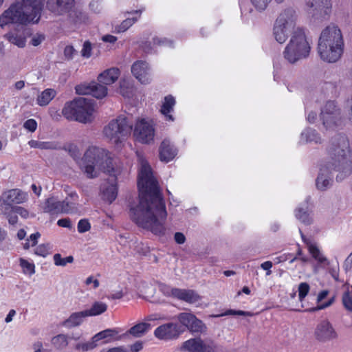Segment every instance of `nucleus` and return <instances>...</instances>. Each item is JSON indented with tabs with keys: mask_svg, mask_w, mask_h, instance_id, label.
<instances>
[{
	"mask_svg": "<svg viewBox=\"0 0 352 352\" xmlns=\"http://www.w3.org/2000/svg\"><path fill=\"white\" fill-rule=\"evenodd\" d=\"M253 6L258 11L265 10L272 0H250ZM278 3H282L284 0H274Z\"/></svg>",
	"mask_w": 352,
	"mask_h": 352,
	"instance_id": "nucleus-42",
	"label": "nucleus"
},
{
	"mask_svg": "<svg viewBox=\"0 0 352 352\" xmlns=\"http://www.w3.org/2000/svg\"><path fill=\"white\" fill-rule=\"evenodd\" d=\"M57 225L60 227L72 228V223L69 218L60 219L57 221Z\"/></svg>",
	"mask_w": 352,
	"mask_h": 352,
	"instance_id": "nucleus-59",
	"label": "nucleus"
},
{
	"mask_svg": "<svg viewBox=\"0 0 352 352\" xmlns=\"http://www.w3.org/2000/svg\"><path fill=\"white\" fill-rule=\"evenodd\" d=\"M80 167L89 178L97 177L100 171L111 173L114 170L113 158L109 151L94 146L86 150Z\"/></svg>",
	"mask_w": 352,
	"mask_h": 352,
	"instance_id": "nucleus-5",
	"label": "nucleus"
},
{
	"mask_svg": "<svg viewBox=\"0 0 352 352\" xmlns=\"http://www.w3.org/2000/svg\"><path fill=\"white\" fill-rule=\"evenodd\" d=\"M311 47L303 28L298 27L283 51L284 58L290 63H295L307 58Z\"/></svg>",
	"mask_w": 352,
	"mask_h": 352,
	"instance_id": "nucleus-6",
	"label": "nucleus"
},
{
	"mask_svg": "<svg viewBox=\"0 0 352 352\" xmlns=\"http://www.w3.org/2000/svg\"><path fill=\"white\" fill-rule=\"evenodd\" d=\"M131 129L127 119L124 116H120L111 120L104 126L103 133L109 142L118 144L130 135Z\"/></svg>",
	"mask_w": 352,
	"mask_h": 352,
	"instance_id": "nucleus-10",
	"label": "nucleus"
},
{
	"mask_svg": "<svg viewBox=\"0 0 352 352\" xmlns=\"http://www.w3.org/2000/svg\"><path fill=\"white\" fill-rule=\"evenodd\" d=\"M310 289L309 285L307 283H301L298 285V298L300 301H302L307 295Z\"/></svg>",
	"mask_w": 352,
	"mask_h": 352,
	"instance_id": "nucleus-47",
	"label": "nucleus"
},
{
	"mask_svg": "<svg viewBox=\"0 0 352 352\" xmlns=\"http://www.w3.org/2000/svg\"><path fill=\"white\" fill-rule=\"evenodd\" d=\"M230 315H232V316H235V315L236 316H252L254 314H253V313L250 312V311H242V310L228 309L227 311H226L225 312H223L222 314L214 315L212 316L213 317H216V318H219V317H222V316H230Z\"/></svg>",
	"mask_w": 352,
	"mask_h": 352,
	"instance_id": "nucleus-44",
	"label": "nucleus"
},
{
	"mask_svg": "<svg viewBox=\"0 0 352 352\" xmlns=\"http://www.w3.org/2000/svg\"><path fill=\"white\" fill-rule=\"evenodd\" d=\"M120 92L124 97L130 96L131 89L129 87V83L126 80L120 82Z\"/></svg>",
	"mask_w": 352,
	"mask_h": 352,
	"instance_id": "nucleus-51",
	"label": "nucleus"
},
{
	"mask_svg": "<svg viewBox=\"0 0 352 352\" xmlns=\"http://www.w3.org/2000/svg\"><path fill=\"white\" fill-rule=\"evenodd\" d=\"M344 41L340 28L331 23L323 28L320 34L317 51L320 58L327 63H336L342 57Z\"/></svg>",
	"mask_w": 352,
	"mask_h": 352,
	"instance_id": "nucleus-3",
	"label": "nucleus"
},
{
	"mask_svg": "<svg viewBox=\"0 0 352 352\" xmlns=\"http://www.w3.org/2000/svg\"><path fill=\"white\" fill-rule=\"evenodd\" d=\"M297 14L293 8L283 10L277 16L273 27V36L280 44L286 42L296 27Z\"/></svg>",
	"mask_w": 352,
	"mask_h": 352,
	"instance_id": "nucleus-8",
	"label": "nucleus"
},
{
	"mask_svg": "<svg viewBox=\"0 0 352 352\" xmlns=\"http://www.w3.org/2000/svg\"><path fill=\"white\" fill-rule=\"evenodd\" d=\"M91 226L88 220L81 219L78 223V231L80 233H84L90 230Z\"/></svg>",
	"mask_w": 352,
	"mask_h": 352,
	"instance_id": "nucleus-52",
	"label": "nucleus"
},
{
	"mask_svg": "<svg viewBox=\"0 0 352 352\" xmlns=\"http://www.w3.org/2000/svg\"><path fill=\"white\" fill-rule=\"evenodd\" d=\"M180 332L177 324L167 323L158 327L154 332L156 338L160 340H169L178 338Z\"/></svg>",
	"mask_w": 352,
	"mask_h": 352,
	"instance_id": "nucleus-19",
	"label": "nucleus"
},
{
	"mask_svg": "<svg viewBox=\"0 0 352 352\" xmlns=\"http://www.w3.org/2000/svg\"><path fill=\"white\" fill-rule=\"evenodd\" d=\"M77 198L78 195L76 193H72L69 197H66L63 201L52 195L42 202L39 207L43 212L50 214L74 213L78 211V206L75 202Z\"/></svg>",
	"mask_w": 352,
	"mask_h": 352,
	"instance_id": "nucleus-9",
	"label": "nucleus"
},
{
	"mask_svg": "<svg viewBox=\"0 0 352 352\" xmlns=\"http://www.w3.org/2000/svg\"><path fill=\"white\" fill-rule=\"evenodd\" d=\"M301 138L305 142L320 143L321 138L318 133L312 129L305 130L301 134Z\"/></svg>",
	"mask_w": 352,
	"mask_h": 352,
	"instance_id": "nucleus-35",
	"label": "nucleus"
},
{
	"mask_svg": "<svg viewBox=\"0 0 352 352\" xmlns=\"http://www.w3.org/2000/svg\"><path fill=\"white\" fill-rule=\"evenodd\" d=\"M139 173L138 185L140 191L138 204L130 210L132 219L140 227L155 234L164 232L167 217L165 204L158 182L146 159L138 155Z\"/></svg>",
	"mask_w": 352,
	"mask_h": 352,
	"instance_id": "nucleus-1",
	"label": "nucleus"
},
{
	"mask_svg": "<svg viewBox=\"0 0 352 352\" xmlns=\"http://www.w3.org/2000/svg\"><path fill=\"white\" fill-rule=\"evenodd\" d=\"M76 91L79 95H91L96 98H102L107 94V88L103 85L93 82L76 86Z\"/></svg>",
	"mask_w": 352,
	"mask_h": 352,
	"instance_id": "nucleus-18",
	"label": "nucleus"
},
{
	"mask_svg": "<svg viewBox=\"0 0 352 352\" xmlns=\"http://www.w3.org/2000/svg\"><path fill=\"white\" fill-rule=\"evenodd\" d=\"M159 290L165 296L177 299L179 288L173 287L165 283H160Z\"/></svg>",
	"mask_w": 352,
	"mask_h": 352,
	"instance_id": "nucleus-37",
	"label": "nucleus"
},
{
	"mask_svg": "<svg viewBox=\"0 0 352 352\" xmlns=\"http://www.w3.org/2000/svg\"><path fill=\"white\" fill-rule=\"evenodd\" d=\"M19 265L25 274L32 276L35 273V265L32 262H30L26 259L20 258Z\"/></svg>",
	"mask_w": 352,
	"mask_h": 352,
	"instance_id": "nucleus-39",
	"label": "nucleus"
},
{
	"mask_svg": "<svg viewBox=\"0 0 352 352\" xmlns=\"http://www.w3.org/2000/svg\"><path fill=\"white\" fill-rule=\"evenodd\" d=\"M177 318L180 323L192 333H204L207 327L205 324L195 315L190 313H181Z\"/></svg>",
	"mask_w": 352,
	"mask_h": 352,
	"instance_id": "nucleus-15",
	"label": "nucleus"
},
{
	"mask_svg": "<svg viewBox=\"0 0 352 352\" xmlns=\"http://www.w3.org/2000/svg\"><path fill=\"white\" fill-rule=\"evenodd\" d=\"M94 104L87 98H80L65 103L62 114L67 120L87 124L95 118Z\"/></svg>",
	"mask_w": 352,
	"mask_h": 352,
	"instance_id": "nucleus-7",
	"label": "nucleus"
},
{
	"mask_svg": "<svg viewBox=\"0 0 352 352\" xmlns=\"http://www.w3.org/2000/svg\"><path fill=\"white\" fill-rule=\"evenodd\" d=\"M56 94L57 92L55 89H45L37 95L36 104L40 107L47 106L55 98Z\"/></svg>",
	"mask_w": 352,
	"mask_h": 352,
	"instance_id": "nucleus-31",
	"label": "nucleus"
},
{
	"mask_svg": "<svg viewBox=\"0 0 352 352\" xmlns=\"http://www.w3.org/2000/svg\"><path fill=\"white\" fill-rule=\"evenodd\" d=\"M307 12L315 18H327L332 10L331 0H305Z\"/></svg>",
	"mask_w": 352,
	"mask_h": 352,
	"instance_id": "nucleus-14",
	"label": "nucleus"
},
{
	"mask_svg": "<svg viewBox=\"0 0 352 352\" xmlns=\"http://www.w3.org/2000/svg\"><path fill=\"white\" fill-rule=\"evenodd\" d=\"M45 0H14L0 15V27L10 25L37 24L41 17Z\"/></svg>",
	"mask_w": 352,
	"mask_h": 352,
	"instance_id": "nucleus-2",
	"label": "nucleus"
},
{
	"mask_svg": "<svg viewBox=\"0 0 352 352\" xmlns=\"http://www.w3.org/2000/svg\"><path fill=\"white\" fill-rule=\"evenodd\" d=\"M138 20V18L137 17L127 18L120 24L114 25L113 32L116 34L123 33L129 30Z\"/></svg>",
	"mask_w": 352,
	"mask_h": 352,
	"instance_id": "nucleus-33",
	"label": "nucleus"
},
{
	"mask_svg": "<svg viewBox=\"0 0 352 352\" xmlns=\"http://www.w3.org/2000/svg\"><path fill=\"white\" fill-rule=\"evenodd\" d=\"M300 232L301 234V237L303 241L306 243L309 252L312 256V257L319 263H324V262H326V257H324L323 254L321 253L316 243L308 239H306L300 230Z\"/></svg>",
	"mask_w": 352,
	"mask_h": 352,
	"instance_id": "nucleus-26",
	"label": "nucleus"
},
{
	"mask_svg": "<svg viewBox=\"0 0 352 352\" xmlns=\"http://www.w3.org/2000/svg\"><path fill=\"white\" fill-rule=\"evenodd\" d=\"M102 199L109 204L112 203L118 195L116 179L111 177L109 180L103 182L100 186Z\"/></svg>",
	"mask_w": 352,
	"mask_h": 352,
	"instance_id": "nucleus-21",
	"label": "nucleus"
},
{
	"mask_svg": "<svg viewBox=\"0 0 352 352\" xmlns=\"http://www.w3.org/2000/svg\"><path fill=\"white\" fill-rule=\"evenodd\" d=\"M120 74V72L118 68L111 67L100 74L98 80L103 85H110L118 79Z\"/></svg>",
	"mask_w": 352,
	"mask_h": 352,
	"instance_id": "nucleus-25",
	"label": "nucleus"
},
{
	"mask_svg": "<svg viewBox=\"0 0 352 352\" xmlns=\"http://www.w3.org/2000/svg\"><path fill=\"white\" fill-rule=\"evenodd\" d=\"M102 41L106 43H114L117 41V37L111 34H107L102 37Z\"/></svg>",
	"mask_w": 352,
	"mask_h": 352,
	"instance_id": "nucleus-64",
	"label": "nucleus"
},
{
	"mask_svg": "<svg viewBox=\"0 0 352 352\" xmlns=\"http://www.w3.org/2000/svg\"><path fill=\"white\" fill-rule=\"evenodd\" d=\"M175 240L178 244H183L186 241V237L182 232H176L175 234Z\"/></svg>",
	"mask_w": 352,
	"mask_h": 352,
	"instance_id": "nucleus-62",
	"label": "nucleus"
},
{
	"mask_svg": "<svg viewBox=\"0 0 352 352\" xmlns=\"http://www.w3.org/2000/svg\"><path fill=\"white\" fill-rule=\"evenodd\" d=\"M91 44L89 41H85L81 50V55L84 58H88L91 56Z\"/></svg>",
	"mask_w": 352,
	"mask_h": 352,
	"instance_id": "nucleus-54",
	"label": "nucleus"
},
{
	"mask_svg": "<svg viewBox=\"0 0 352 352\" xmlns=\"http://www.w3.org/2000/svg\"><path fill=\"white\" fill-rule=\"evenodd\" d=\"M333 170L331 166L324 164L321 166L319 175L316 179V187L320 190H325L331 184V179L329 176Z\"/></svg>",
	"mask_w": 352,
	"mask_h": 352,
	"instance_id": "nucleus-23",
	"label": "nucleus"
},
{
	"mask_svg": "<svg viewBox=\"0 0 352 352\" xmlns=\"http://www.w3.org/2000/svg\"><path fill=\"white\" fill-rule=\"evenodd\" d=\"M45 40V35L43 33L37 32L32 35L30 43L34 46H38Z\"/></svg>",
	"mask_w": 352,
	"mask_h": 352,
	"instance_id": "nucleus-50",
	"label": "nucleus"
},
{
	"mask_svg": "<svg viewBox=\"0 0 352 352\" xmlns=\"http://www.w3.org/2000/svg\"><path fill=\"white\" fill-rule=\"evenodd\" d=\"M97 346V344L94 342V339L91 338V340L85 342H78L75 346L74 349L76 351L79 352H87L88 351H91L96 348Z\"/></svg>",
	"mask_w": 352,
	"mask_h": 352,
	"instance_id": "nucleus-40",
	"label": "nucleus"
},
{
	"mask_svg": "<svg viewBox=\"0 0 352 352\" xmlns=\"http://www.w3.org/2000/svg\"><path fill=\"white\" fill-rule=\"evenodd\" d=\"M201 296L192 289L179 288L177 299L192 304L201 300Z\"/></svg>",
	"mask_w": 352,
	"mask_h": 352,
	"instance_id": "nucleus-30",
	"label": "nucleus"
},
{
	"mask_svg": "<svg viewBox=\"0 0 352 352\" xmlns=\"http://www.w3.org/2000/svg\"><path fill=\"white\" fill-rule=\"evenodd\" d=\"M342 300L344 308L352 312V296L349 291L343 294Z\"/></svg>",
	"mask_w": 352,
	"mask_h": 352,
	"instance_id": "nucleus-48",
	"label": "nucleus"
},
{
	"mask_svg": "<svg viewBox=\"0 0 352 352\" xmlns=\"http://www.w3.org/2000/svg\"><path fill=\"white\" fill-rule=\"evenodd\" d=\"M153 44L155 45H170V41H168L165 38H153Z\"/></svg>",
	"mask_w": 352,
	"mask_h": 352,
	"instance_id": "nucleus-61",
	"label": "nucleus"
},
{
	"mask_svg": "<svg viewBox=\"0 0 352 352\" xmlns=\"http://www.w3.org/2000/svg\"><path fill=\"white\" fill-rule=\"evenodd\" d=\"M133 135L141 143H151L155 137V129L153 122L145 118L138 119L134 124Z\"/></svg>",
	"mask_w": 352,
	"mask_h": 352,
	"instance_id": "nucleus-12",
	"label": "nucleus"
},
{
	"mask_svg": "<svg viewBox=\"0 0 352 352\" xmlns=\"http://www.w3.org/2000/svg\"><path fill=\"white\" fill-rule=\"evenodd\" d=\"M23 127L30 132H34L37 128V122L34 119H29L23 123Z\"/></svg>",
	"mask_w": 352,
	"mask_h": 352,
	"instance_id": "nucleus-55",
	"label": "nucleus"
},
{
	"mask_svg": "<svg viewBox=\"0 0 352 352\" xmlns=\"http://www.w3.org/2000/svg\"><path fill=\"white\" fill-rule=\"evenodd\" d=\"M86 285L93 283L94 288L96 289L99 287V281L98 279L94 278L93 276H89L85 280Z\"/></svg>",
	"mask_w": 352,
	"mask_h": 352,
	"instance_id": "nucleus-63",
	"label": "nucleus"
},
{
	"mask_svg": "<svg viewBox=\"0 0 352 352\" xmlns=\"http://www.w3.org/2000/svg\"><path fill=\"white\" fill-rule=\"evenodd\" d=\"M296 217L306 225L311 223V218L307 208H298L296 210Z\"/></svg>",
	"mask_w": 352,
	"mask_h": 352,
	"instance_id": "nucleus-38",
	"label": "nucleus"
},
{
	"mask_svg": "<svg viewBox=\"0 0 352 352\" xmlns=\"http://www.w3.org/2000/svg\"><path fill=\"white\" fill-rule=\"evenodd\" d=\"M88 317L85 311L72 313L67 319L63 322V326L67 328H73L80 326L85 318Z\"/></svg>",
	"mask_w": 352,
	"mask_h": 352,
	"instance_id": "nucleus-29",
	"label": "nucleus"
},
{
	"mask_svg": "<svg viewBox=\"0 0 352 352\" xmlns=\"http://www.w3.org/2000/svg\"><path fill=\"white\" fill-rule=\"evenodd\" d=\"M272 262L271 261H265L264 263H263L261 265V267L267 271L266 272V275L267 276H270L271 274H272V271H271V268L272 267Z\"/></svg>",
	"mask_w": 352,
	"mask_h": 352,
	"instance_id": "nucleus-60",
	"label": "nucleus"
},
{
	"mask_svg": "<svg viewBox=\"0 0 352 352\" xmlns=\"http://www.w3.org/2000/svg\"><path fill=\"white\" fill-rule=\"evenodd\" d=\"M76 54L75 49L70 45L66 46L64 50V56L66 59L71 60L74 56Z\"/></svg>",
	"mask_w": 352,
	"mask_h": 352,
	"instance_id": "nucleus-57",
	"label": "nucleus"
},
{
	"mask_svg": "<svg viewBox=\"0 0 352 352\" xmlns=\"http://www.w3.org/2000/svg\"><path fill=\"white\" fill-rule=\"evenodd\" d=\"M314 339L318 343H327L337 340L338 333L333 325L328 320H323L318 322L313 332Z\"/></svg>",
	"mask_w": 352,
	"mask_h": 352,
	"instance_id": "nucleus-13",
	"label": "nucleus"
},
{
	"mask_svg": "<svg viewBox=\"0 0 352 352\" xmlns=\"http://www.w3.org/2000/svg\"><path fill=\"white\" fill-rule=\"evenodd\" d=\"M50 244H41L35 249L34 254L40 256L45 257L50 254Z\"/></svg>",
	"mask_w": 352,
	"mask_h": 352,
	"instance_id": "nucleus-46",
	"label": "nucleus"
},
{
	"mask_svg": "<svg viewBox=\"0 0 352 352\" xmlns=\"http://www.w3.org/2000/svg\"><path fill=\"white\" fill-rule=\"evenodd\" d=\"M51 342L56 349L63 350L68 346V336L65 334H58L53 337Z\"/></svg>",
	"mask_w": 352,
	"mask_h": 352,
	"instance_id": "nucleus-34",
	"label": "nucleus"
},
{
	"mask_svg": "<svg viewBox=\"0 0 352 352\" xmlns=\"http://www.w3.org/2000/svg\"><path fill=\"white\" fill-rule=\"evenodd\" d=\"M12 210H14L15 212L17 214H19L21 217L24 219H27L29 217L28 210L23 207L13 206Z\"/></svg>",
	"mask_w": 352,
	"mask_h": 352,
	"instance_id": "nucleus-58",
	"label": "nucleus"
},
{
	"mask_svg": "<svg viewBox=\"0 0 352 352\" xmlns=\"http://www.w3.org/2000/svg\"><path fill=\"white\" fill-rule=\"evenodd\" d=\"M331 170L339 172L337 178L343 179L352 170V152L349 142L345 135L333 137L328 148V158L324 163Z\"/></svg>",
	"mask_w": 352,
	"mask_h": 352,
	"instance_id": "nucleus-4",
	"label": "nucleus"
},
{
	"mask_svg": "<svg viewBox=\"0 0 352 352\" xmlns=\"http://www.w3.org/2000/svg\"><path fill=\"white\" fill-rule=\"evenodd\" d=\"M133 76L142 84H148L152 78L148 64L143 60H137L131 66Z\"/></svg>",
	"mask_w": 352,
	"mask_h": 352,
	"instance_id": "nucleus-17",
	"label": "nucleus"
},
{
	"mask_svg": "<svg viewBox=\"0 0 352 352\" xmlns=\"http://www.w3.org/2000/svg\"><path fill=\"white\" fill-rule=\"evenodd\" d=\"M28 144L31 148L39 149H54L56 148L54 144L48 142H41L38 140H32L28 142Z\"/></svg>",
	"mask_w": 352,
	"mask_h": 352,
	"instance_id": "nucleus-41",
	"label": "nucleus"
},
{
	"mask_svg": "<svg viewBox=\"0 0 352 352\" xmlns=\"http://www.w3.org/2000/svg\"><path fill=\"white\" fill-rule=\"evenodd\" d=\"M16 214H17L15 212L14 210H12L11 211H9L8 214L5 215V217L8 219L10 224L14 225L18 221V217Z\"/></svg>",
	"mask_w": 352,
	"mask_h": 352,
	"instance_id": "nucleus-56",
	"label": "nucleus"
},
{
	"mask_svg": "<svg viewBox=\"0 0 352 352\" xmlns=\"http://www.w3.org/2000/svg\"><path fill=\"white\" fill-rule=\"evenodd\" d=\"M53 259L56 266H65L67 263H72L74 261V257L72 256L63 258L60 254H55L53 256Z\"/></svg>",
	"mask_w": 352,
	"mask_h": 352,
	"instance_id": "nucleus-45",
	"label": "nucleus"
},
{
	"mask_svg": "<svg viewBox=\"0 0 352 352\" xmlns=\"http://www.w3.org/2000/svg\"><path fill=\"white\" fill-rule=\"evenodd\" d=\"M107 309V305L103 302L96 301L93 303L89 309H85L87 316H96L105 312Z\"/></svg>",
	"mask_w": 352,
	"mask_h": 352,
	"instance_id": "nucleus-32",
	"label": "nucleus"
},
{
	"mask_svg": "<svg viewBox=\"0 0 352 352\" xmlns=\"http://www.w3.org/2000/svg\"><path fill=\"white\" fill-rule=\"evenodd\" d=\"M116 333L117 331L116 330L108 329L98 333L92 338L94 339L96 344H97L98 341L111 338Z\"/></svg>",
	"mask_w": 352,
	"mask_h": 352,
	"instance_id": "nucleus-43",
	"label": "nucleus"
},
{
	"mask_svg": "<svg viewBox=\"0 0 352 352\" xmlns=\"http://www.w3.org/2000/svg\"><path fill=\"white\" fill-rule=\"evenodd\" d=\"M4 37L12 44L19 48H23L26 45L27 36L25 31L10 32L5 34Z\"/></svg>",
	"mask_w": 352,
	"mask_h": 352,
	"instance_id": "nucleus-27",
	"label": "nucleus"
},
{
	"mask_svg": "<svg viewBox=\"0 0 352 352\" xmlns=\"http://www.w3.org/2000/svg\"><path fill=\"white\" fill-rule=\"evenodd\" d=\"M150 329V324L146 322H142L131 327L129 330V333L135 337H141Z\"/></svg>",
	"mask_w": 352,
	"mask_h": 352,
	"instance_id": "nucleus-36",
	"label": "nucleus"
},
{
	"mask_svg": "<svg viewBox=\"0 0 352 352\" xmlns=\"http://www.w3.org/2000/svg\"><path fill=\"white\" fill-rule=\"evenodd\" d=\"M159 153L160 160L164 162H170L177 154L176 149L167 139L164 140L161 143Z\"/></svg>",
	"mask_w": 352,
	"mask_h": 352,
	"instance_id": "nucleus-24",
	"label": "nucleus"
},
{
	"mask_svg": "<svg viewBox=\"0 0 352 352\" xmlns=\"http://www.w3.org/2000/svg\"><path fill=\"white\" fill-rule=\"evenodd\" d=\"M74 0H47V8L54 14L63 15L69 11Z\"/></svg>",
	"mask_w": 352,
	"mask_h": 352,
	"instance_id": "nucleus-20",
	"label": "nucleus"
},
{
	"mask_svg": "<svg viewBox=\"0 0 352 352\" xmlns=\"http://www.w3.org/2000/svg\"><path fill=\"white\" fill-rule=\"evenodd\" d=\"M175 102V98L170 95H168L164 98L160 112L163 116H164L166 120L174 121V118L170 113L174 110Z\"/></svg>",
	"mask_w": 352,
	"mask_h": 352,
	"instance_id": "nucleus-28",
	"label": "nucleus"
},
{
	"mask_svg": "<svg viewBox=\"0 0 352 352\" xmlns=\"http://www.w3.org/2000/svg\"><path fill=\"white\" fill-rule=\"evenodd\" d=\"M182 349L188 352H214L215 345L212 342H204L201 338H191L182 344Z\"/></svg>",
	"mask_w": 352,
	"mask_h": 352,
	"instance_id": "nucleus-16",
	"label": "nucleus"
},
{
	"mask_svg": "<svg viewBox=\"0 0 352 352\" xmlns=\"http://www.w3.org/2000/svg\"><path fill=\"white\" fill-rule=\"evenodd\" d=\"M13 206H11L6 199L3 198V196H0V215L5 216L9 211L12 210Z\"/></svg>",
	"mask_w": 352,
	"mask_h": 352,
	"instance_id": "nucleus-49",
	"label": "nucleus"
},
{
	"mask_svg": "<svg viewBox=\"0 0 352 352\" xmlns=\"http://www.w3.org/2000/svg\"><path fill=\"white\" fill-rule=\"evenodd\" d=\"M320 119L326 131H335L340 125V110L333 101L325 104L321 111Z\"/></svg>",
	"mask_w": 352,
	"mask_h": 352,
	"instance_id": "nucleus-11",
	"label": "nucleus"
},
{
	"mask_svg": "<svg viewBox=\"0 0 352 352\" xmlns=\"http://www.w3.org/2000/svg\"><path fill=\"white\" fill-rule=\"evenodd\" d=\"M32 347L34 352H52L50 349L44 347L43 342L38 340L34 342Z\"/></svg>",
	"mask_w": 352,
	"mask_h": 352,
	"instance_id": "nucleus-53",
	"label": "nucleus"
},
{
	"mask_svg": "<svg viewBox=\"0 0 352 352\" xmlns=\"http://www.w3.org/2000/svg\"><path fill=\"white\" fill-rule=\"evenodd\" d=\"M11 206L13 204H20L25 202L28 199V195L25 192L19 189H10L3 192L1 195Z\"/></svg>",
	"mask_w": 352,
	"mask_h": 352,
	"instance_id": "nucleus-22",
	"label": "nucleus"
}]
</instances>
